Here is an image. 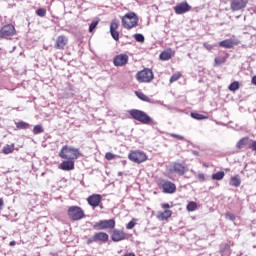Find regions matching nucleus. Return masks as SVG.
<instances>
[{"label": "nucleus", "mask_w": 256, "mask_h": 256, "mask_svg": "<svg viewBox=\"0 0 256 256\" xmlns=\"http://www.w3.org/2000/svg\"><path fill=\"white\" fill-rule=\"evenodd\" d=\"M10 247H15V245H17V242H15V240L11 241L9 243Z\"/></svg>", "instance_id": "47"}, {"label": "nucleus", "mask_w": 256, "mask_h": 256, "mask_svg": "<svg viewBox=\"0 0 256 256\" xmlns=\"http://www.w3.org/2000/svg\"><path fill=\"white\" fill-rule=\"evenodd\" d=\"M153 70L145 68L136 74V79L138 83H151L154 79Z\"/></svg>", "instance_id": "4"}, {"label": "nucleus", "mask_w": 256, "mask_h": 256, "mask_svg": "<svg viewBox=\"0 0 256 256\" xmlns=\"http://www.w3.org/2000/svg\"><path fill=\"white\" fill-rule=\"evenodd\" d=\"M67 43H69L67 36H58L55 47L56 49H65V45H67Z\"/></svg>", "instance_id": "18"}, {"label": "nucleus", "mask_w": 256, "mask_h": 256, "mask_svg": "<svg viewBox=\"0 0 256 256\" xmlns=\"http://www.w3.org/2000/svg\"><path fill=\"white\" fill-rule=\"evenodd\" d=\"M230 185L232 187H239V185H241V178H239V176L231 177Z\"/></svg>", "instance_id": "28"}, {"label": "nucleus", "mask_w": 256, "mask_h": 256, "mask_svg": "<svg viewBox=\"0 0 256 256\" xmlns=\"http://www.w3.org/2000/svg\"><path fill=\"white\" fill-rule=\"evenodd\" d=\"M103 197L101 196V194H92L87 198L88 201V205H90V207H99L101 201H102Z\"/></svg>", "instance_id": "12"}, {"label": "nucleus", "mask_w": 256, "mask_h": 256, "mask_svg": "<svg viewBox=\"0 0 256 256\" xmlns=\"http://www.w3.org/2000/svg\"><path fill=\"white\" fill-rule=\"evenodd\" d=\"M249 143H251L249 137L241 138L236 144V149H243V147L249 146Z\"/></svg>", "instance_id": "23"}, {"label": "nucleus", "mask_w": 256, "mask_h": 256, "mask_svg": "<svg viewBox=\"0 0 256 256\" xmlns=\"http://www.w3.org/2000/svg\"><path fill=\"white\" fill-rule=\"evenodd\" d=\"M181 79V74H174L170 78V83H175V81H179Z\"/></svg>", "instance_id": "37"}, {"label": "nucleus", "mask_w": 256, "mask_h": 256, "mask_svg": "<svg viewBox=\"0 0 256 256\" xmlns=\"http://www.w3.org/2000/svg\"><path fill=\"white\" fill-rule=\"evenodd\" d=\"M228 89H229V91H233V92L238 91V89H239V81L232 82L229 85Z\"/></svg>", "instance_id": "30"}, {"label": "nucleus", "mask_w": 256, "mask_h": 256, "mask_svg": "<svg viewBox=\"0 0 256 256\" xmlns=\"http://www.w3.org/2000/svg\"><path fill=\"white\" fill-rule=\"evenodd\" d=\"M235 45H239V40L234 38L226 39L219 42V47H223L224 49H233Z\"/></svg>", "instance_id": "14"}, {"label": "nucleus", "mask_w": 256, "mask_h": 256, "mask_svg": "<svg viewBox=\"0 0 256 256\" xmlns=\"http://www.w3.org/2000/svg\"><path fill=\"white\" fill-rule=\"evenodd\" d=\"M226 59L223 56H218L215 58L214 63L215 65H223L225 63Z\"/></svg>", "instance_id": "35"}, {"label": "nucleus", "mask_w": 256, "mask_h": 256, "mask_svg": "<svg viewBox=\"0 0 256 256\" xmlns=\"http://www.w3.org/2000/svg\"><path fill=\"white\" fill-rule=\"evenodd\" d=\"M198 179H199L200 183H203L205 181V174L199 173L198 174Z\"/></svg>", "instance_id": "43"}, {"label": "nucleus", "mask_w": 256, "mask_h": 256, "mask_svg": "<svg viewBox=\"0 0 256 256\" xmlns=\"http://www.w3.org/2000/svg\"><path fill=\"white\" fill-rule=\"evenodd\" d=\"M128 159L133 161V163H144V161H147V154L139 150L131 151L128 155Z\"/></svg>", "instance_id": "7"}, {"label": "nucleus", "mask_w": 256, "mask_h": 256, "mask_svg": "<svg viewBox=\"0 0 256 256\" xmlns=\"http://www.w3.org/2000/svg\"><path fill=\"white\" fill-rule=\"evenodd\" d=\"M171 57H173V50L172 49L164 50L159 55V59L161 61H169V59H171Z\"/></svg>", "instance_id": "20"}, {"label": "nucleus", "mask_w": 256, "mask_h": 256, "mask_svg": "<svg viewBox=\"0 0 256 256\" xmlns=\"http://www.w3.org/2000/svg\"><path fill=\"white\" fill-rule=\"evenodd\" d=\"M248 148L252 149V151H256V141L250 140V142L248 144Z\"/></svg>", "instance_id": "38"}, {"label": "nucleus", "mask_w": 256, "mask_h": 256, "mask_svg": "<svg viewBox=\"0 0 256 256\" xmlns=\"http://www.w3.org/2000/svg\"><path fill=\"white\" fill-rule=\"evenodd\" d=\"M163 193L173 194L177 191V186L171 181H166L162 184Z\"/></svg>", "instance_id": "16"}, {"label": "nucleus", "mask_w": 256, "mask_h": 256, "mask_svg": "<svg viewBox=\"0 0 256 256\" xmlns=\"http://www.w3.org/2000/svg\"><path fill=\"white\" fill-rule=\"evenodd\" d=\"M105 158L108 160V161H112V159H115V154L111 153V152H107L105 154Z\"/></svg>", "instance_id": "39"}, {"label": "nucleus", "mask_w": 256, "mask_h": 256, "mask_svg": "<svg viewBox=\"0 0 256 256\" xmlns=\"http://www.w3.org/2000/svg\"><path fill=\"white\" fill-rule=\"evenodd\" d=\"M33 133H34V135H39V134L43 133V126L42 125L34 126Z\"/></svg>", "instance_id": "33"}, {"label": "nucleus", "mask_w": 256, "mask_h": 256, "mask_svg": "<svg viewBox=\"0 0 256 256\" xmlns=\"http://www.w3.org/2000/svg\"><path fill=\"white\" fill-rule=\"evenodd\" d=\"M174 11L176 15H183L185 13H189L191 11V5L187 2H182L174 7Z\"/></svg>", "instance_id": "11"}, {"label": "nucleus", "mask_w": 256, "mask_h": 256, "mask_svg": "<svg viewBox=\"0 0 256 256\" xmlns=\"http://www.w3.org/2000/svg\"><path fill=\"white\" fill-rule=\"evenodd\" d=\"M17 129H29V123L20 121L15 123Z\"/></svg>", "instance_id": "29"}, {"label": "nucleus", "mask_w": 256, "mask_h": 256, "mask_svg": "<svg viewBox=\"0 0 256 256\" xmlns=\"http://www.w3.org/2000/svg\"><path fill=\"white\" fill-rule=\"evenodd\" d=\"M139 23V17L135 12H128L122 17V25L124 29H133Z\"/></svg>", "instance_id": "3"}, {"label": "nucleus", "mask_w": 256, "mask_h": 256, "mask_svg": "<svg viewBox=\"0 0 256 256\" xmlns=\"http://www.w3.org/2000/svg\"><path fill=\"white\" fill-rule=\"evenodd\" d=\"M68 216L72 221H81L85 217V212L79 206H71L68 208Z\"/></svg>", "instance_id": "5"}, {"label": "nucleus", "mask_w": 256, "mask_h": 256, "mask_svg": "<svg viewBox=\"0 0 256 256\" xmlns=\"http://www.w3.org/2000/svg\"><path fill=\"white\" fill-rule=\"evenodd\" d=\"M131 119L139 121L142 125H151L153 123V118L147 114V112L139 109H131L128 111Z\"/></svg>", "instance_id": "1"}, {"label": "nucleus", "mask_w": 256, "mask_h": 256, "mask_svg": "<svg viewBox=\"0 0 256 256\" xmlns=\"http://www.w3.org/2000/svg\"><path fill=\"white\" fill-rule=\"evenodd\" d=\"M203 46L205 47V49H207V51H211V49H213V46L209 43H204Z\"/></svg>", "instance_id": "45"}, {"label": "nucleus", "mask_w": 256, "mask_h": 256, "mask_svg": "<svg viewBox=\"0 0 256 256\" xmlns=\"http://www.w3.org/2000/svg\"><path fill=\"white\" fill-rule=\"evenodd\" d=\"M129 62V56L127 54H119L114 57L113 63L115 67H123Z\"/></svg>", "instance_id": "10"}, {"label": "nucleus", "mask_w": 256, "mask_h": 256, "mask_svg": "<svg viewBox=\"0 0 256 256\" xmlns=\"http://www.w3.org/2000/svg\"><path fill=\"white\" fill-rule=\"evenodd\" d=\"M97 25H99V20L92 21L89 25V33H93V31H95L97 28Z\"/></svg>", "instance_id": "31"}, {"label": "nucleus", "mask_w": 256, "mask_h": 256, "mask_svg": "<svg viewBox=\"0 0 256 256\" xmlns=\"http://www.w3.org/2000/svg\"><path fill=\"white\" fill-rule=\"evenodd\" d=\"M95 231H103L105 229H115V220H100L93 225Z\"/></svg>", "instance_id": "6"}, {"label": "nucleus", "mask_w": 256, "mask_h": 256, "mask_svg": "<svg viewBox=\"0 0 256 256\" xmlns=\"http://www.w3.org/2000/svg\"><path fill=\"white\" fill-rule=\"evenodd\" d=\"M15 35V26L8 24L1 28L0 37L1 39H9Z\"/></svg>", "instance_id": "9"}, {"label": "nucleus", "mask_w": 256, "mask_h": 256, "mask_svg": "<svg viewBox=\"0 0 256 256\" xmlns=\"http://www.w3.org/2000/svg\"><path fill=\"white\" fill-rule=\"evenodd\" d=\"M171 215H173L171 210H165L164 212H159L156 217L158 221H166Z\"/></svg>", "instance_id": "22"}, {"label": "nucleus", "mask_w": 256, "mask_h": 256, "mask_svg": "<svg viewBox=\"0 0 256 256\" xmlns=\"http://www.w3.org/2000/svg\"><path fill=\"white\" fill-rule=\"evenodd\" d=\"M169 203L162 204V209H169Z\"/></svg>", "instance_id": "46"}, {"label": "nucleus", "mask_w": 256, "mask_h": 256, "mask_svg": "<svg viewBox=\"0 0 256 256\" xmlns=\"http://www.w3.org/2000/svg\"><path fill=\"white\" fill-rule=\"evenodd\" d=\"M91 243H97V240H95V236L87 240V245H91Z\"/></svg>", "instance_id": "44"}, {"label": "nucleus", "mask_w": 256, "mask_h": 256, "mask_svg": "<svg viewBox=\"0 0 256 256\" xmlns=\"http://www.w3.org/2000/svg\"><path fill=\"white\" fill-rule=\"evenodd\" d=\"M190 116L192 117V119H196V121H203L207 119V116L199 114L197 112H191Z\"/></svg>", "instance_id": "26"}, {"label": "nucleus", "mask_w": 256, "mask_h": 256, "mask_svg": "<svg viewBox=\"0 0 256 256\" xmlns=\"http://www.w3.org/2000/svg\"><path fill=\"white\" fill-rule=\"evenodd\" d=\"M94 239L97 241H102L103 243H107L109 241V234L105 232H98L94 234Z\"/></svg>", "instance_id": "21"}, {"label": "nucleus", "mask_w": 256, "mask_h": 256, "mask_svg": "<svg viewBox=\"0 0 256 256\" xmlns=\"http://www.w3.org/2000/svg\"><path fill=\"white\" fill-rule=\"evenodd\" d=\"M249 4V0H230V9L233 12L243 11Z\"/></svg>", "instance_id": "8"}, {"label": "nucleus", "mask_w": 256, "mask_h": 256, "mask_svg": "<svg viewBox=\"0 0 256 256\" xmlns=\"http://www.w3.org/2000/svg\"><path fill=\"white\" fill-rule=\"evenodd\" d=\"M186 209L187 211H195L197 209V203H195L194 201L189 202Z\"/></svg>", "instance_id": "32"}, {"label": "nucleus", "mask_w": 256, "mask_h": 256, "mask_svg": "<svg viewBox=\"0 0 256 256\" xmlns=\"http://www.w3.org/2000/svg\"><path fill=\"white\" fill-rule=\"evenodd\" d=\"M0 207H3V198H0Z\"/></svg>", "instance_id": "49"}, {"label": "nucleus", "mask_w": 256, "mask_h": 256, "mask_svg": "<svg viewBox=\"0 0 256 256\" xmlns=\"http://www.w3.org/2000/svg\"><path fill=\"white\" fill-rule=\"evenodd\" d=\"M13 151H15V144H7L2 149V153H4V155H10Z\"/></svg>", "instance_id": "25"}, {"label": "nucleus", "mask_w": 256, "mask_h": 256, "mask_svg": "<svg viewBox=\"0 0 256 256\" xmlns=\"http://www.w3.org/2000/svg\"><path fill=\"white\" fill-rule=\"evenodd\" d=\"M117 29H119V21L113 20L110 24V34L114 41H119V31Z\"/></svg>", "instance_id": "13"}, {"label": "nucleus", "mask_w": 256, "mask_h": 256, "mask_svg": "<svg viewBox=\"0 0 256 256\" xmlns=\"http://www.w3.org/2000/svg\"><path fill=\"white\" fill-rule=\"evenodd\" d=\"M79 155H81L79 149L71 146H63L59 153V157H61V159H68L70 161L79 159Z\"/></svg>", "instance_id": "2"}, {"label": "nucleus", "mask_w": 256, "mask_h": 256, "mask_svg": "<svg viewBox=\"0 0 256 256\" xmlns=\"http://www.w3.org/2000/svg\"><path fill=\"white\" fill-rule=\"evenodd\" d=\"M36 15L38 17H45L47 15V10L45 8H39L36 10Z\"/></svg>", "instance_id": "34"}, {"label": "nucleus", "mask_w": 256, "mask_h": 256, "mask_svg": "<svg viewBox=\"0 0 256 256\" xmlns=\"http://www.w3.org/2000/svg\"><path fill=\"white\" fill-rule=\"evenodd\" d=\"M172 171H174L176 175H185L187 168H185L183 164L175 162L172 166Z\"/></svg>", "instance_id": "19"}, {"label": "nucleus", "mask_w": 256, "mask_h": 256, "mask_svg": "<svg viewBox=\"0 0 256 256\" xmlns=\"http://www.w3.org/2000/svg\"><path fill=\"white\" fill-rule=\"evenodd\" d=\"M135 95L136 97H138V99H140L141 101H144L145 103H153V100H151V98H149L147 95H145L142 92L135 91Z\"/></svg>", "instance_id": "24"}, {"label": "nucleus", "mask_w": 256, "mask_h": 256, "mask_svg": "<svg viewBox=\"0 0 256 256\" xmlns=\"http://www.w3.org/2000/svg\"><path fill=\"white\" fill-rule=\"evenodd\" d=\"M170 135H171V137H174V139H178L179 141L185 140V137H183V136H181L179 134L172 133Z\"/></svg>", "instance_id": "40"}, {"label": "nucleus", "mask_w": 256, "mask_h": 256, "mask_svg": "<svg viewBox=\"0 0 256 256\" xmlns=\"http://www.w3.org/2000/svg\"><path fill=\"white\" fill-rule=\"evenodd\" d=\"M252 85H255V86H256V76H253V77H252Z\"/></svg>", "instance_id": "48"}, {"label": "nucleus", "mask_w": 256, "mask_h": 256, "mask_svg": "<svg viewBox=\"0 0 256 256\" xmlns=\"http://www.w3.org/2000/svg\"><path fill=\"white\" fill-rule=\"evenodd\" d=\"M127 238V234L123 232V230L114 229L112 232L111 239L114 243H119V241H124Z\"/></svg>", "instance_id": "15"}, {"label": "nucleus", "mask_w": 256, "mask_h": 256, "mask_svg": "<svg viewBox=\"0 0 256 256\" xmlns=\"http://www.w3.org/2000/svg\"><path fill=\"white\" fill-rule=\"evenodd\" d=\"M62 171H73L75 169V162L73 160H66L60 164Z\"/></svg>", "instance_id": "17"}, {"label": "nucleus", "mask_w": 256, "mask_h": 256, "mask_svg": "<svg viewBox=\"0 0 256 256\" xmlns=\"http://www.w3.org/2000/svg\"><path fill=\"white\" fill-rule=\"evenodd\" d=\"M134 39L138 42V43H143L145 41V36H143V34H135L134 35Z\"/></svg>", "instance_id": "36"}, {"label": "nucleus", "mask_w": 256, "mask_h": 256, "mask_svg": "<svg viewBox=\"0 0 256 256\" xmlns=\"http://www.w3.org/2000/svg\"><path fill=\"white\" fill-rule=\"evenodd\" d=\"M225 177L224 171H219L214 174H212L213 181H221Z\"/></svg>", "instance_id": "27"}, {"label": "nucleus", "mask_w": 256, "mask_h": 256, "mask_svg": "<svg viewBox=\"0 0 256 256\" xmlns=\"http://www.w3.org/2000/svg\"><path fill=\"white\" fill-rule=\"evenodd\" d=\"M226 219H229V221H235V215L233 213H226Z\"/></svg>", "instance_id": "41"}, {"label": "nucleus", "mask_w": 256, "mask_h": 256, "mask_svg": "<svg viewBox=\"0 0 256 256\" xmlns=\"http://www.w3.org/2000/svg\"><path fill=\"white\" fill-rule=\"evenodd\" d=\"M135 227V221L131 220L127 225L126 229H133Z\"/></svg>", "instance_id": "42"}]
</instances>
